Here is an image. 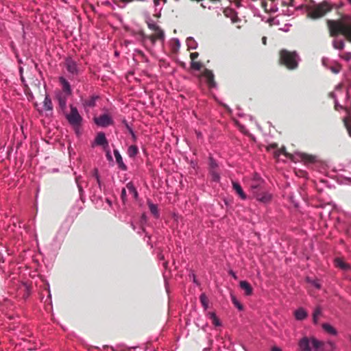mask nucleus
I'll use <instances>...</instances> for the list:
<instances>
[{"label": "nucleus", "mask_w": 351, "mask_h": 351, "mask_svg": "<svg viewBox=\"0 0 351 351\" xmlns=\"http://www.w3.org/2000/svg\"><path fill=\"white\" fill-rule=\"evenodd\" d=\"M326 23L331 37L341 34L351 43V15H343L337 20L328 19Z\"/></svg>", "instance_id": "f257e3e1"}, {"label": "nucleus", "mask_w": 351, "mask_h": 351, "mask_svg": "<svg viewBox=\"0 0 351 351\" xmlns=\"http://www.w3.org/2000/svg\"><path fill=\"white\" fill-rule=\"evenodd\" d=\"M300 58L296 51L282 49L278 52V64L290 71L298 68Z\"/></svg>", "instance_id": "f03ea898"}, {"label": "nucleus", "mask_w": 351, "mask_h": 351, "mask_svg": "<svg viewBox=\"0 0 351 351\" xmlns=\"http://www.w3.org/2000/svg\"><path fill=\"white\" fill-rule=\"evenodd\" d=\"M304 7L307 11V17L312 19H317L324 16L327 12L331 10V7L326 1H323L315 5H305Z\"/></svg>", "instance_id": "7ed1b4c3"}, {"label": "nucleus", "mask_w": 351, "mask_h": 351, "mask_svg": "<svg viewBox=\"0 0 351 351\" xmlns=\"http://www.w3.org/2000/svg\"><path fill=\"white\" fill-rule=\"evenodd\" d=\"M66 117L69 123L75 129L76 133H78V130L81 125L82 118L79 114L77 109L75 107L71 106V112L66 115Z\"/></svg>", "instance_id": "20e7f679"}, {"label": "nucleus", "mask_w": 351, "mask_h": 351, "mask_svg": "<svg viewBox=\"0 0 351 351\" xmlns=\"http://www.w3.org/2000/svg\"><path fill=\"white\" fill-rule=\"evenodd\" d=\"M322 345L323 343L322 341H319L315 338L309 339L307 337H303L299 341L300 348L303 351H311L312 348L317 350Z\"/></svg>", "instance_id": "39448f33"}, {"label": "nucleus", "mask_w": 351, "mask_h": 351, "mask_svg": "<svg viewBox=\"0 0 351 351\" xmlns=\"http://www.w3.org/2000/svg\"><path fill=\"white\" fill-rule=\"evenodd\" d=\"M64 66L70 77H76L79 75L80 70L78 64L72 58L68 57L65 59Z\"/></svg>", "instance_id": "423d86ee"}, {"label": "nucleus", "mask_w": 351, "mask_h": 351, "mask_svg": "<svg viewBox=\"0 0 351 351\" xmlns=\"http://www.w3.org/2000/svg\"><path fill=\"white\" fill-rule=\"evenodd\" d=\"M37 104H35V107L36 108L37 110L39 112L40 114L45 113L46 115H49L52 114L53 110V104L52 101L49 96V95L47 94L45 92V97L43 101V105L41 108H37Z\"/></svg>", "instance_id": "0eeeda50"}, {"label": "nucleus", "mask_w": 351, "mask_h": 351, "mask_svg": "<svg viewBox=\"0 0 351 351\" xmlns=\"http://www.w3.org/2000/svg\"><path fill=\"white\" fill-rule=\"evenodd\" d=\"M146 222L147 219L145 215H143L141 220L142 230L145 234V237L147 238V242L148 245H149L151 247H152V244L151 243V237L153 231V228L152 226L146 225Z\"/></svg>", "instance_id": "6e6552de"}, {"label": "nucleus", "mask_w": 351, "mask_h": 351, "mask_svg": "<svg viewBox=\"0 0 351 351\" xmlns=\"http://www.w3.org/2000/svg\"><path fill=\"white\" fill-rule=\"evenodd\" d=\"M94 121L97 125L101 127H107L110 125H112L113 123L110 116L107 114H102L99 117H95Z\"/></svg>", "instance_id": "1a4fd4ad"}, {"label": "nucleus", "mask_w": 351, "mask_h": 351, "mask_svg": "<svg viewBox=\"0 0 351 351\" xmlns=\"http://www.w3.org/2000/svg\"><path fill=\"white\" fill-rule=\"evenodd\" d=\"M202 77L206 82L209 88H214L216 86L214 74L210 70L206 69Z\"/></svg>", "instance_id": "9d476101"}, {"label": "nucleus", "mask_w": 351, "mask_h": 351, "mask_svg": "<svg viewBox=\"0 0 351 351\" xmlns=\"http://www.w3.org/2000/svg\"><path fill=\"white\" fill-rule=\"evenodd\" d=\"M71 89H63L62 92L59 93L57 95L59 105L62 110H64L66 108V101L65 96L71 95Z\"/></svg>", "instance_id": "9b49d317"}, {"label": "nucleus", "mask_w": 351, "mask_h": 351, "mask_svg": "<svg viewBox=\"0 0 351 351\" xmlns=\"http://www.w3.org/2000/svg\"><path fill=\"white\" fill-rule=\"evenodd\" d=\"M93 145L102 146L104 149L108 147V143L104 132H99L97 134Z\"/></svg>", "instance_id": "f8f14e48"}, {"label": "nucleus", "mask_w": 351, "mask_h": 351, "mask_svg": "<svg viewBox=\"0 0 351 351\" xmlns=\"http://www.w3.org/2000/svg\"><path fill=\"white\" fill-rule=\"evenodd\" d=\"M254 197L258 202L263 203H268L271 199V195L269 193H268L265 189L263 191H261V192H259Z\"/></svg>", "instance_id": "ddd939ff"}, {"label": "nucleus", "mask_w": 351, "mask_h": 351, "mask_svg": "<svg viewBox=\"0 0 351 351\" xmlns=\"http://www.w3.org/2000/svg\"><path fill=\"white\" fill-rule=\"evenodd\" d=\"M126 189L129 194V195L131 197V198L134 199H137L138 198V192L136 189V188L134 186V184L132 182H128L126 184Z\"/></svg>", "instance_id": "4468645a"}, {"label": "nucleus", "mask_w": 351, "mask_h": 351, "mask_svg": "<svg viewBox=\"0 0 351 351\" xmlns=\"http://www.w3.org/2000/svg\"><path fill=\"white\" fill-rule=\"evenodd\" d=\"M114 155L116 159V162L119 165V169L125 171L127 169L126 165L124 164L122 157L117 149L114 150Z\"/></svg>", "instance_id": "2eb2a0df"}, {"label": "nucleus", "mask_w": 351, "mask_h": 351, "mask_svg": "<svg viewBox=\"0 0 351 351\" xmlns=\"http://www.w3.org/2000/svg\"><path fill=\"white\" fill-rule=\"evenodd\" d=\"M240 287L242 290H243L245 291V294L246 295H250L252 294V286L250 285V284L245 281V280H242L240 282Z\"/></svg>", "instance_id": "dca6fc26"}, {"label": "nucleus", "mask_w": 351, "mask_h": 351, "mask_svg": "<svg viewBox=\"0 0 351 351\" xmlns=\"http://www.w3.org/2000/svg\"><path fill=\"white\" fill-rule=\"evenodd\" d=\"M232 187L235 190L237 193L241 197V198L242 199H246V195H245V193L243 192L239 183H238L237 182H232Z\"/></svg>", "instance_id": "f3484780"}, {"label": "nucleus", "mask_w": 351, "mask_h": 351, "mask_svg": "<svg viewBox=\"0 0 351 351\" xmlns=\"http://www.w3.org/2000/svg\"><path fill=\"white\" fill-rule=\"evenodd\" d=\"M295 317L298 320H303L307 317V313L304 308H300L295 311Z\"/></svg>", "instance_id": "a211bd4d"}, {"label": "nucleus", "mask_w": 351, "mask_h": 351, "mask_svg": "<svg viewBox=\"0 0 351 351\" xmlns=\"http://www.w3.org/2000/svg\"><path fill=\"white\" fill-rule=\"evenodd\" d=\"M301 158L305 163L312 164L316 161V157L315 156L308 154H302Z\"/></svg>", "instance_id": "6ab92c4d"}, {"label": "nucleus", "mask_w": 351, "mask_h": 351, "mask_svg": "<svg viewBox=\"0 0 351 351\" xmlns=\"http://www.w3.org/2000/svg\"><path fill=\"white\" fill-rule=\"evenodd\" d=\"M323 329L328 333L332 335H336L337 334V332L336 329L332 327L331 325L327 323H324L322 324Z\"/></svg>", "instance_id": "aec40b11"}, {"label": "nucleus", "mask_w": 351, "mask_h": 351, "mask_svg": "<svg viewBox=\"0 0 351 351\" xmlns=\"http://www.w3.org/2000/svg\"><path fill=\"white\" fill-rule=\"evenodd\" d=\"M165 38L164 32L158 26L155 25V40H163Z\"/></svg>", "instance_id": "412c9836"}, {"label": "nucleus", "mask_w": 351, "mask_h": 351, "mask_svg": "<svg viewBox=\"0 0 351 351\" xmlns=\"http://www.w3.org/2000/svg\"><path fill=\"white\" fill-rule=\"evenodd\" d=\"M264 185V181L261 178L254 179L250 184V189H256L257 187H262Z\"/></svg>", "instance_id": "4be33fe9"}, {"label": "nucleus", "mask_w": 351, "mask_h": 351, "mask_svg": "<svg viewBox=\"0 0 351 351\" xmlns=\"http://www.w3.org/2000/svg\"><path fill=\"white\" fill-rule=\"evenodd\" d=\"M138 152V149L136 145H130L128 149V155L130 158L135 157Z\"/></svg>", "instance_id": "5701e85b"}, {"label": "nucleus", "mask_w": 351, "mask_h": 351, "mask_svg": "<svg viewBox=\"0 0 351 351\" xmlns=\"http://www.w3.org/2000/svg\"><path fill=\"white\" fill-rule=\"evenodd\" d=\"M332 46L336 49L342 50L345 47V43L342 40H334Z\"/></svg>", "instance_id": "b1692460"}, {"label": "nucleus", "mask_w": 351, "mask_h": 351, "mask_svg": "<svg viewBox=\"0 0 351 351\" xmlns=\"http://www.w3.org/2000/svg\"><path fill=\"white\" fill-rule=\"evenodd\" d=\"M199 300L203 307L207 309L208 308V299L205 293H203L200 295Z\"/></svg>", "instance_id": "393cba45"}, {"label": "nucleus", "mask_w": 351, "mask_h": 351, "mask_svg": "<svg viewBox=\"0 0 351 351\" xmlns=\"http://www.w3.org/2000/svg\"><path fill=\"white\" fill-rule=\"evenodd\" d=\"M144 16L149 28L150 29H154V21H152L147 12H144Z\"/></svg>", "instance_id": "a878e982"}, {"label": "nucleus", "mask_w": 351, "mask_h": 351, "mask_svg": "<svg viewBox=\"0 0 351 351\" xmlns=\"http://www.w3.org/2000/svg\"><path fill=\"white\" fill-rule=\"evenodd\" d=\"M336 265H337V267H338L343 270H347L350 268L349 265H348L347 263H346L345 262H343L342 260H341L339 258L336 259Z\"/></svg>", "instance_id": "bb28decb"}, {"label": "nucleus", "mask_w": 351, "mask_h": 351, "mask_svg": "<svg viewBox=\"0 0 351 351\" xmlns=\"http://www.w3.org/2000/svg\"><path fill=\"white\" fill-rule=\"evenodd\" d=\"M322 314V309L320 306L316 307L313 313V319L315 324H317L318 322V317Z\"/></svg>", "instance_id": "cd10ccee"}, {"label": "nucleus", "mask_w": 351, "mask_h": 351, "mask_svg": "<svg viewBox=\"0 0 351 351\" xmlns=\"http://www.w3.org/2000/svg\"><path fill=\"white\" fill-rule=\"evenodd\" d=\"M97 99H98L97 96H96V97L93 96L91 98H90L89 99L85 100L84 104V106H88V107H93L95 105V101Z\"/></svg>", "instance_id": "c85d7f7f"}, {"label": "nucleus", "mask_w": 351, "mask_h": 351, "mask_svg": "<svg viewBox=\"0 0 351 351\" xmlns=\"http://www.w3.org/2000/svg\"><path fill=\"white\" fill-rule=\"evenodd\" d=\"M350 118L348 117H344L343 119L344 126L346 127L350 136L351 137V124L350 123Z\"/></svg>", "instance_id": "c756f323"}, {"label": "nucleus", "mask_w": 351, "mask_h": 351, "mask_svg": "<svg viewBox=\"0 0 351 351\" xmlns=\"http://www.w3.org/2000/svg\"><path fill=\"white\" fill-rule=\"evenodd\" d=\"M210 173L212 176V179L213 181L215 182H218L219 180V178H220V176H219V173L217 170H210Z\"/></svg>", "instance_id": "7c9ffc66"}, {"label": "nucleus", "mask_w": 351, "mask_h": 351, "mask_svg": "<svg viewBox=\"0 0 351 351\" xmlns=\"http://www.w3.org/2000/svg\"><path fill=\"white\" fill-rule=\"evenodd\" d=\"M231 300L234 306L240 311H242L243 307L242 304L237 300L236 297L233 295H231Z\"/></svg>", "instance_id": "2f4dec72"}, {"label": "nucleus", "mask_w": 351, "mask_h": 351, "mask_svg": "<svg viewBox=\"0 0 351 351\" xmlns=\"http://www.w3.org/2000/svg\"><path fill=\"white\" fill-rule=\"evenodd\" d=\"M218 165L215 160L213 158H210L209 160V168L210 170H217Z\"/></svg>", "instance_id": "473e14b6"}, {"label": "nucleus", "mask_w": 351, "mask_h": 351, "mask_svg": "<svg viewBox=\"0 0 351 351\" xmlns=\"http://www.w3.org/2000/svg\"><path fill=\"white\" fill-rule=\"evenodd\" d=\"M191 67L199 71L202 68V64L200 62L193 61L191 62Z\"/></svg>", "instance_id": "72a5a7b5"}, {"label": "nucleus", "mask_w": 351, "mask_h": 351, "mask_svg": "<svg viewBox=\"0 0 351 351\" xmlns=\"http://www.w3.org/2000/svg\"><path fill=\"white\" fill-rule=\"evenodd\" d=\"M60 82L62 83V88H71L69 82L63 77H60Z\"/></svg>", "instance_id": "f704fd0d"}, {"label": "nucleus", "mask_w": 351, "mask_h": 351, "mask_svg": "<svg viewBox=\"0 0 351 351\" xmlns=\"http://www.w3.org/2000/svg\"><path fill=\"white\" fill-rule=\"evenodd\" d=\"M285 151V147H283V148H282V149H277V150H276V151L274 152V156L275 158H278V157H279V156H280L281 154H286Z\"/></svg>", "instance_id": "c9c22d12"}, {"label": "nucleus", "mask_w": 351, "mask_h": 351, "mask_svg": "<svg viewBox=\"0 0 351 351\" xmlns=\"http://www.w3.org/2000/svg\"><path fill=\"white\" fill-rule=\"evenodd\" d=\"M265 189L264 185H262V187H257L256 189H250L254 197H255L259 192H261Z\"/></svg>", "instance_id": "e433bc0d"}, {"label": "nucleus", "mask_w": 351, "mask_h": 351, "mask_svg": "<svg viewBox=\"0 0 351 351\" xmlns=\"http://www.w3.org/2000/svg\"><path fill=\"white\" fill-rule=\"evenodd\" d=\"M210 317L213 319V324L216 326H219L220 325V323H219V319H217L215 313H210Z\"/></svg>", "instance_id": "4c0bfd02"}, {"label": "nucleus", "mask_w": 351, "mask_h": 351, "mask_svg": "<svg viewBox=\"0 0 351 351\" xmlns=\"http://www.w3.org/2000/svg\"><path fill=\"white\" fill-rule=\"evenodd\" d=\"M127 192L128 191H127L126 187L123 188L121 191V197L123 202H125L127 199Z\"/></svg>", "instance_id": "58836bf2"}, {"label": "nucleus", "mask_w": 351, "mask_h": 351, "mask_svg": "<svg viewBox=\"0 0 351 351\" xmlns=\"http://www.w3.org/2000/svg\"><path fill=\"white\" fill-rule=\"evenodd\" d=\"M126 127H127L129 132L131 134L133 141H135L136 140V136H135V134H134V131L132 130V129L128 124H126Z\"/></svg>", "instance_id": "ea45409f"}, {"label": "nucleus", "mask_w": 351, "mask_h": 351, "mask_svg": "<svg viewBox=\"0 0 351 351\" xmlns=\"http://www.w3.org/2000/svg\"><path fill=\"white\" fill-rule=\"evenodd\" d=\"M94 176H95V178L97 180V182L98 184L100 186L101 181H100V177H99V175L98 173L97 169H95Z\"/></svg>", "instance_id": "a19ab883"}, {"label": "nucleus", "mask_w": 351, "mask_h": 351, "mask_svg": "<svg viewBox=\"0 0 351 351\" xmlns=\"http://www.w3.org/2000/svg\"><path fill=\"white\" fill-rule=\"evenodd\" d=\"M277 147H278L277 143H271V144L269 145L266 149L267 151H270L271 149H276Z\"/></svg>", "instance_id": "79ce46f5"}, {"label": "nucleus", "mask_w": 351, "mask_h": 351, "mask_svg": "<svg viewBox=\"0 0 351 351\" xmlns=\"http://www.w3.org/2000/svg\"><path fill=\"white\" fill-rule=\"evenodd\" d=\"M261 7L264 10L265 12H268L267 10V3L265 1H262L261 2Z\"/></svg>", "instance_id": "37998d69"}, {"label": "nucleus", "mask_w": 351, "mask_h": 351, "mask_svg": "<svg viewBox=\"0 0 351 351\" xmlns=\"http://www.w3.org/2000/svg\"><path fill=\"white\" fill-rule=\"evenodd\" d=\"M199 53L197 52L191 53L190 55V58L192 62L195 61V59L197 58Z\"/></svg>", "instance_id": "c03bdc74"}, {"label": "nucleus", "mask_w": 351, "mask_h": 351, "mask_svg": "<svg viewBox=\"0 0 351 351\" xmlns=\"http://www.w3.org/2000/svg\"><path fill=\"white\" fill-rule=\"evenodd\" d=\"M342 58L348 61L351 59V53L348 52L343 55Z\"/></svg>", "instance_id": "a18cd8bd"}, {"label": "nucleus", "mask_w": 351, "mask_h": 351, "mask_svg": "<svg viewBox=\"0 0 351 351\" xmlns=\"http://www.w3.org/2000/svg\"><path fill=\"white\" fill-rule=\"evenodd\" d=\"M335 110H339V108H341V109H345L346 110H347V108H343L342 106L339 105V104H337V103L335 104Z\"/></svg>", "instance_id": "49530a36"}, {"label": "nucleus", "mask_w": 351, "mask_h": 351, "mask_svg": "<svg viewBox=\"0 0 351 351\" xmlns=\"http://www.w3.org/2000/svg\"><path fill=\"white\" fill-rule=\"evenodd\" d=\"M149 208L151 211V213H154V204L152 202L149 203Z\"/></svg>", "instance_id": "de8ad7c7"}, {"label": "nucleus", "mask_w": 351, "mask_h": 351, "mask_svg": "<svg viewBox=\"0 0 351 351\" xmlns=\"http://www.w3.org/2000/svg\"><path fill=\"white\" fill-rule=\"evenodd\" d=\"M271 351H282V350L277 346H274L271 348Z\"/></svg>", "instance_id": "09e8293b"}, {"label": "nucleus", "mask_w": 351, "mask_h": 351, "mask_svg": "<svg viewBox=\"0 0 351 351\" xmlns=\"http://www.w3.org/2000/svg\"><path fill=\"white\" fill-rule=\"evenodd\" d=\"M10 47H11V49H12V51L15 53V52H16V48H15V46H14V42H11V43H10Z\"/></svg>", "instance_id": "8fccbe9b"}, {"label": "nucleus", "mask_w": 351, "mask_h": 351, "mask_svg": "<svg viewBox=\"0 0 351 351\" xmlns=\"http://www.w3.org/2000/svg\"><path fill=\"white\" fill-rule=\"evenodd\" d=\"M313 285L317 288V289H319L320 288V284L318 282H313Z\"/></svg>", "instance_id": "3c124183"}, {"label": "nucleus", "mask_w": 351, "mask_h": 351, "mask_svg": "<svg viewBox=\"0 0 351 351\" xmlns=\"http://www.w3.org/2000/svg\"><path fill=\"white\" fill-rule=\"evenodd\" d=\"M19 72H20V73H21V80H22V82H24V79H23V75H22V73H23V68H22V67H20V68H19Z\"/></svg>", "instance_id": "603ef678"}, {"label": "nucleus", "mask_w": 351, "mask_h": 351, "mask_svg": "<svg viewBox=\"0 0 351 351\" xmlns=\"http://www.w3.org/2000/svg\"><path fill=\"white\" fill-rule=\"evenodd\" d=\"M75 180H76V182H77V184L78 189H79V190L81 191H82V187H81V186L79 184V182H78V178H75Z\"/></svg>", "instance_id": "864d4df0"}, {"label": "nucleus", "mask_w": 351, "mask_h": 351, "mask_svg": "<svg viewBox=\"0 0 351 351\" xmlns=\"http://www.w3.org/2000/svg\"><path fill=\"white\" fill-rule=\"evenodd\" d=\"M262 41H263V43L264 45H266V43H267V38L265 36L263 37Z\"/></svg>", "instance_id": "5fc2aeb1"}, {"label": "nucleus", "mask_w": 351, "mask_h": 351, "mask_svg": "<svg viewBox=\"0 0 351 351\" xmlns=\"http://www.w3.org/2000/svg\"><path fill=\"white\" fill-rule=\"evenodd\" d=\"M230 274H231V275H232V276L235 279L237 278V276H236L235 274H234L232 271H231L230 272Z\"/></svg>", "instance_id": "6e6d98bb"}, {"label": "nucleus", "mask_w": 351, "mask_h": 351, "mask_svg": "<svg viewBox=\"0 0 351 351\" xmlns=\"http://www.w3.org/2000/svg\"><path fill=\"white\" fill-rule=\"evenodd\" d=\"M149 38H150L151 41H152V43H154V35H151V36H149Z\"/></svg>", "instance_id": "4d7b16f0"}, {"label": "nucleus", "mask_w": 351, "mask_h": 351, "mask_svg": "<svg viewBox=\"0 0 351 351\" xmlns=\"http://www.w3.org/2000/svg\"><path fill=\"white\" fill-rule=\"evenodd\" d=\"M114 55H115V56H119V53L118 51H116L114 52Z\"/></svg>", "instance_id": "13d9d810"}, {"label": "nucleus", "mask_w": 351, "mask_h": 351, "mask_svg": "<svg viewBox=\"0 0 351 351\" xmlns=\"http://www.w3.org/2000/svg\"><path fill=\"white\" fill-rule=\"evenodd\" d=\"M158 256H159V258H161V259H162V258H163V256H162V255H160V254H159V255H158Z\"/></svg>", "instance_id": "bf43d9fd"}, {"label": "nucleus", "mask_w": 351, "mask_h": 351, "mask_svg": "<svg viewBox=\"0 0 351 351\" xmlns=\"http://www.w3.org/2000/svg\"><path fill=\"white\" fill-rule=\"evenodd\" d=\"M154 215H155V217H156V208L155 207V213H154Z\"/></svg>", "instance_id": "052dcab7"}, {"label": "nucleus", "mask_w": 351, "mask_h": 351, "mask_svg": "<svg viewBox=\"0 0 351 351\" xmlns=\"http://www.w3.org/2000/svg\"><path fill=\"white\" fill-rule=\"evenodd\" d=\"M305 1H306L307 0H305ZM309 1H310V3H314L313 0H309Z\"/></svg>", "instance_id": "680f3d73"}, {"label": "nucleus", "mask_w": 351, "mask_h": 351, "mask_svg": "<svg viewBox=\"0 0 351 351\" xmlns=\"http://www.w3.org/2000/svg\"><path fill=\"white\" fill-rule=\"evenodd\" d=\"M213 2L219 1V0H210Z\"/></svg>", "instance_id": "e2e57ef3"}, {"label": "nucleus", "mask_w": 351, "mask_h": 351, "mask_svg": "<svg viewBox=\"0 0 351 351\" xmlns=\"http://www.w3.org/2000/svg\"><path fill=\"white\" fill-rule=\"evenodd\" d=\"M105 4L108 5V4H110V2H109V1H106V2H105Z\"/></svg>", "instance_id": "0e129e2a"}, {"label": "nucleus", "mask_w": 351, "mask_h": 351, "mask_svg": "<svg viewBox=\"0 0 351 351\" xmlns=\"http://www.w3.org/2000/svg\"><path fill=\"white\" fill-rule=\"evenodd\" d=\"M24 86H25V88H28V86L27 84H25Z\"/></svg>", "instance_id": "69168bd1"}, {"label": "nucleus", "mask_w": 351, "mask_h": 351, "mask_svg": "<svg viewBox=\"0 0 351 351\" xmlns=\"http://www.w3.org/2000/svg\"><path fill=\"white\" fill-rule=\"evenodd\" d=\"M333 71H334V72H335V73H337V72H338V71H337V70H336V69H334V70H333Z\"/></svg>", "instance_id": "338daca9"}, {"label": "nucleus", "mask_w": 351, "mask_h": 351, "mask_svg": "<svg viewBox=\"0 0 351 351\" xmlns=\"http://www.w3.org/2000/svg\"><path fill=\"white\" fill-rule=\"evenodd\" d=\"M351 3V0H348Z\"/></svg>", "instance_id": "774afa93"}]
</instances>
